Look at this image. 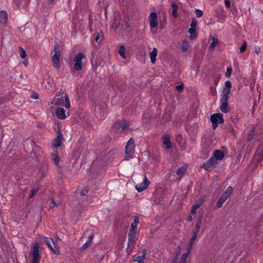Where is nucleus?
Instances as JSON below:
<instances>
[{"instance_id": "39", "label": "nucleus", "mask_w": 263, "mask_h": 263, "mask_svg": "<svg viewBox=\"0 0 263 263\" xmlns=\"http://www.w3.org/2000/svg\"><path fill=\"white\" fill-rule=\"evenodd\" d=\"M88 191L89 189L88 188V187L86 186L82 190V191L80 192V195L81 196H85L88 193Z\"/></svg>"}, {"instance_id": "21", "label": "nucleus", "mask_w": 263, "mask_h": 263, "mask_svg": "<svg viewBox=\"0 0 263 263\" xmlns=\"http://www.w3.org/2000/svg\"><path fill=\"white\" fill-rule=\"evenodd\" d=\"M203 218V214H201L198 217L197 223L195 226V230L193 233L196 234L198 235V233L199 232V230L201 228V222Z\"/></svg>"}, {"instance_id": "3", "label": "nucleus", "mask_w": 263, "mask_h": 263, "mask_svg": "<svg viewBox=\"0 0 263 263\" xmlns=\"http://www.w3.org/2000/svg\"><path fill=\"white\" fill-rule=\"evenodd\" d=\"M233 191V188L231 186H229L226 191L222 194L220 197L219 198L218 201L216 202V206L218 208H220L223 203L227 200V199L230 196Z\"/></svg>"}, {"instance_id": "9", "label": "nucleus", "mask_w": 263, "mask_h": 263, "mask_svg": "<svg viewBox=\"0 0 263 263\" xmlns=\"http://www.w3.org/2000/svg\"><path fill=\"white\" fill-rule=\"evenodd\" d=\"M232 87L231 82L230 81H227L225 83L224 87L222 89L221 94V100L229 99V95L231 91V88Z\"/></svg>"}, {"instance_id": "24", "label": "nucleus", "mask_w": 263, "mask_h": 263, "mask_svg": "<svg viewBox=\"0 0 263 263\" xmlns=\"http://www.w3.org/2000/svg\"><path fill=\"white\" fill-rule=\"evenodd\" d=\"M213 155L214 156L213 157L216 159V161H217V160H222L224 156L223 152L220 150H215Z\"/></svg>"}, {"instance_id": "14", "label": "nucleus", "mask_w": 263, "mask_h": 263, "mask_svg": "<svg viewBox=\"0 0 263 263\" xmlns=\"http://www.w3.org/2000/svg\"><path fill=\"white\" fill-rule=\"evenodd\" d=\"M114 126L118 128H121L122 130L129 129V124L128 122L126 120H122L119 122H116Z\"/></svg>"}, {"instance_id": "52", "label": "nucleus", "mask_w": 263, "mask_h": 263, "mask_svg": "<svg viewBox=\"0 0 263 263\" xmlns=\"http://www.w3.org/2000/svg\"><path fill=\"white\" fill-rule=\"evenodd\" d=\"M100 38L99 34L98 33L95 37V40L97 42Z\"/></svg>"}, {"instance_id": "37", "label": "nucleus", "mask_w": 263, "mask_h": 263, "mask_svg": "<svg viewBox=\"0 0 263 263\" xmlns=\"http://www.w3.org/2000/svg\"><path fill=\"white\" fill-rule=\"evenodd\" d=\"M197 25V20L195 17H193L191 20V23L190 25L191 28H195L196 29V26Z\"/></svg>"}, {"instance_id": "40", "label": "nucleus", "mask_w": 263, "mask_h": 263, "mask_svg": "<svg viewBox=\"0 0 263 263\" xmlns=\"http://www.w3.org/2000/svg\"><path fill=\"white\" fill-rule=\"evenodd\" d=\"M232 71V68H231V67H228L227 69V71L226 73V77L227 78H229L231 76Z\"/></svg>"}, {"instance_id": "31", "label": "nucleus", "mask_w": 263, "mask_h": 263, "mask_svg": "<svg viewBox=\"0 0 263 263\" xmlns=\"http://www.w3.org/2000/svg\"><path fill=\"white\" fill-rule=\"evenodd\" d=\"M51 159L57 166L59 165L60 160L58 154H52Z\"/></svg>"}, {"instance_id": "34", "label": "nucleus", "mask_w": 263, "mask_h": 263, "mask_svg": "<svg viewBox=\"0 0 263 263\" xmlns=\"http://www.w3.org/2000/svg\"><path fill=\"white\" fill-rule=\"evenodd\" d=\"M189 254L186 253L182 254L181 257L180 263H186Z\"/></svg>"}, {"instance_id": "49", "label": "nucleus", "mask_w": 263, "mask_h": 263, "mask_svg": "<svg viewBox=\"0 0 263 263\" xmlns=\"http://www.w3.org/2000/svg\"><path fill=\"white\" fill-rule=\"evenodd\" d=\"M62 95L63 96V92H59L56 95V97L55 98H60Z\"/></svg>"}, {"instance_id": "48", "label": "nucleus", "mask_w": 263, "mask_h": 263, "mask_svg": "<svg viewBox=\"0 0 263 263\" xmlns=\"http://www.w3.org/2000/svg\"><path fill=\"white\" fill-rule=\"evenodd\" d=\"M31 98L34 99H37L39 98V95L37 93H35L31 95Z\"/></svg>"}, {"instance_id": "53", "label": "nucleus", "mask_w": 263, "mask_h": 263, "mask_svg": "<svg viewBox=\"0 0 263 263\" xmlns=\"http://www.w3.org/2000/svg\"><path fill=\"white\" fill-rule=\"evenodd\" d=\"M133 250H130V249H128V247H127L126 248V252L129 254L130 253H131L132 251Z\"/></svg>"}, {"instance_id": "8", "label": "nucleus", "mask_w": 263, "mask_h": 263, "mask_svg": "<svg viewBox=\"0 0 263 263\" xmlns=\"http://www.w3.org/2000/svg\"><path fill=\"white\" fill-rule=\"evenodd\" d=\"M217 163L216 159L214 157H211L207 162L201 165L200 167L203 168L206 171H210L215 168Z\"/></svg>"}, {"instance_id": "56", "label": "nucleus", "mask_w": 263, "mask_h": 263, "mask_svg": "<svg viewBox=\"0 0 263 263\" xmlns=\"http://www.w3.org/2000/svg\"><path fill=\"white\" fill-rule=\"evenodd\" d=\"M125 26L127 28H129V24L127 22H126L125 23Z\"/></svg>"}, {"instance_id": "18", "label": "nucleus", "mask_w": 263, "mask_h": 263, "mask_svg": "<svg viewBox=\"0 0 263 263\" xmlns=\"http://www.w3.org/2000/svg\"><path fill=\"white\" fill-rule=\"evenodd\" d=\"M57 118L59 119H65L66 118L65 110L62 108H58L55 111Z\"/></svg>"}, {"instance_id": "41", "label": "nucleus", "mask_w": 263, "mask_h": 263, "mask_svg": "<svg viewBox=\"0 0 263 263\" xmlns=\"http://www.w3.org/2000/svg\"><path fill=\"white\" fill-rule=\"evenodd\" d=\"M197 237V234L193 233V235L192 236L190 240L189 243L191 244H194L195 241L196 240Z\"/></svg>"}, {"instance_id": "45", "label": "nucleus", "mask_w": 263, "mask_h": 263, "mask_svg": "<svg viewBox=\"0 0 263 263\" xmlns=\"http://www.w3.org/2000/svg\"><path fill=\"white\" fill-rule=\"evenodd\" d=\"M50 200H51V203L53 204L52 205L50 206V208H53L54 207H55V206H58V204H57V203L54 201V199L52 198H51L50 199Z\"/></svg>"}, {"instance_id": "50", "label": "nucleus", "mask_w": 263, "mask_h": 263, "mask_svg": "<svg viewBox=\"0 0 263 263\" xmlns=\"http://www.w3.org/2000/svg\"><path fill=\"white\" fill-rule=\"evenodd\" d=\"M146 254V249L145 248V249H143V250H142V255L144 256L145 257Z\"/></svg>"}, {"instance_id": "57", "label": "nucleus", "mask_w": 263, "mask_h": 263, "mask_svg": "<svg viewBox=\"0 0 263 263\" xmlns=\"http://www.w3.org/2000/svg\"><path fill=\"white\" fill-rule=\"evenodd\" d=\"M53 2H54V0H50L49 1V3L52 4L53 3Z\"/></svg>"}, {"instance_id": "60", "label": "nucleus", "mask_w": 263, "mask_h": 263, "mask_svg": "<svg viewBox=\"0 0 263 263\" xmlns=\"http://www.w3.org/2000/svg\"><path fill=\"white\" fill-rule=\"evenodd\" d=\"M258 52H259L258 50H257L256 53L258 54Z\"/></svg>"}, {"instance_id": "7", "label": "nucleus", "mask_w": 263, "mask_h": 263, "mask_svg": "<svg viewBox=\"0 0 263 263\" xmlns=\"http://www.w3.org/2000/svg\"><path fill=\"white\" fill-rule=\"evenodd\" d=\"M44 241L48 245L49 248L52 251L54 254H59L60 250L57 243L50 238L44 237Z\"/></svg>"}, {"instance_id": "10", "label": "nucleus", "mask_w": 263, "mask_h": 263, "mask_svg": "<svg viewBox=\"0 0 263 263\" xmlns=\"http://www.w3.org/2000/svg\"><path fill=\"white\" fill-rule=\"evenodd\" d=\"M136 235V231L130 229L128 237V242L127 244L128 249L133 250L135 243V237Z\"/></svg>"}, {"instance_id": "22", "label": "nucleus", "mask_w": 263, "mask_h": 263, "mask_svg": "<svg viewBox=\"0 0 263 263\" xmlns=\"http://www.w3.org/2000/svg\"><path fill=\"white\" fill-rule=\"evenodd\" d=\"M202 203L203 200L202 199H199L198 200L197 202L193 205L191 211V214L192 215H195L196 213L197 210L200 208Z\"/></svg>"}, {"instance_id": "23", "label": "nucleus", "mask_w": 263, "mask_h": 263, "mask_svg": "<svg viewBox=\"0 0 263 263\" xmlns=\"http://www.w3.org/2000/svg\"><path fill=\"white\" fill-rule=\"evenodd\" d=\"M197 127H198L197 124H194L193 125H191L187 127V132L189 133V134L192 135V136L194 137V136H195V134L197 132V130H198Z\"/></svg>"}, {"instance_id": "47", "label": "nucleus", "mask_w": 263, "mask_h": 263, "mask_svg": "<svg viewBox=\"0 0 263 263\" xmlns=\"http://www.w3.org/2000/svg\"><path fill=\"white\" fill-rule=\"evenodd\" d=\"M37 192V190H32L31 191V194L30 196V198H32L34 195L36 194V193Z\"/></svg>"}, {"instance_id": "4", "label": "nucleus", "mask_w": 263, "mask_h": 263, "mask_svg": "<svg viewBox=\"0 0 263 263\" xmlns=\"http://www.w3.org/2000/svg\"><path fill=\"white\" fill-rule=\"evenodd\" d=\"M85 58V54L82 52L77 53L74 58L75 62L74 65V69L77 71H80L82 68V59Z\"/></svg>"}, {"instance_id": "11", "label": "nucleus", "mask_w": 263, "mask_h": 263, "mask_svg": "<svg viewBox=\"0 0 263 263\" xmlns=\"http://www.w3.org/2000/svg\"><path fill=\"white\" fill-rule=\"evenodd\" d=\"M40 260V255L39 254V246L38 243H36L33 246L32 263H39Z\"/></svg>"}, {"instance_id": "42", "label": "nucleus", "mask_w": 263, "mask_h": 263, "mask_svg": "<svg viewBox=\"0 0 263 263\" xmlns=\"http://www.w3.org/2000/svg\"><path fill=\"white\" fill-rule=\"evenodd\" d=\"M195 12L196 16L198 17H200L203 15V12H202V10H201L200 9H196L195 10Z\"/></svg>"}, {"instance_id": "51", "label": "nucleus", "mask_w": 263, "mask_h": 263, "mask_svg": "<svg viewBox=\"0 0 263 263\" xmlns=\"http://www.w3.org/2000/svg\"><path fill=\"white\" fill-rule=\"evenodd\" d=\"M178 255V254H177V255L175 256V258L174 259V260L173 261V263H177V262Z\"/></svg>"}, {"instance_id": "29", "label": "nucleus", "mask_w": 263, "mask_h": 263, "mask_svg": "<svg viewBox=\"0 0 263 263\" xmlns=\"http://www.w3.org/2000/svg\"><path fill=\"white\" fill-rule=\"evenodd\" d=\"M189 48V42L186 40H184L181 45V49L183 51L186 52Z\"/></svg>"}, {"instance_id": "58", "label": "nucleus", "mask_w": 263, "mask_h": 263, "mask_svg": "<svg viewBox=\"0 0 263 263\" xmlns=\"http://www.w3.org/2000/svg\"><path fill=\"white\" fill-rule=\"evenodd\" d=\"M215 81V84H216V85H217V83H218V80H215V81Z\"/></svg>"}, {"instance_id": "43", "label": "nucleus", "mask_w": 263, "mask_h": 263, "mask_svg": "<svg viewBox=\"0 0 263 263\" xmlns=\"http://www.w3.org/2000/svg\"><path fill=\"white\" fill-rule=\"evenodd\" d=\"M193 244H191L190 243H189L187 245V247H186V253H187L189 254H190V253L191 252L192 249V248H193Z\"/></svg>"}, {"instance_id": "1", "label": "nucleus", "mask_w": 263, "mask_h": 263, "mask_svg": "<svg viewBox=\"0 0 263 263\" xmlns=\"http://www.w3.org/2000/svg\"><path fill=\"white\" fill-rule=\"evenodd\" d=\"M51 104L56 106H63L66 108H69L70 107V101L67 94L64 96L62 95L60 98H54Z\"/></svg>"}, {"instance_id": "44", "label": "nucleus", "mask_w": 263, "mask_h": 263, "mask_svg": "<svg viewBox=\"0 0 263 263\" xmlns=\"http://www.w3.org/2000/svg\"><path fill=\"white\" fill-rule=\"evenodd\" d=\"M184 85L183 84H181L180 85H177L176 86V89L180 92H182L183 90Z\"/></svg>"}, {"instance_id": "19", "label": "nucleus", "mask_w": 263, "mask_h": 263, "mask_svg": "<svg viewBox=\"0 0 263 263\" xmlns=\"http://www.w3.org/2000/svg\"><path fill=\"white\" fill-rule=\"evenodd\" d=\"M163 143L165 145L167 149L171 148L172 143L170 139V136L169 135L164 136L162 138Z\"/></svg>"}, {"instance_id": "59", "label": "nucleus", "mask_w": 263, "mask_h": 263, "mask_svg": "<svg viewBox=\"0 0 263 263\" xmlns=\"http://www.w3.org/2000/svg\"><path fill=\"white\" fill-rule=\"evenodd\" d=\"M258 52H259L258 50H257L256 53L258 54Z\"/></svg>"}, {"instance_id": "17", "label": "nucleus", "mask_w": 263, "mask_h": 263, "mask_svg": "<svg viewBox=\"0 0 263 263\" xmlns=\"http://www.w3.org/2000/svg\"><path fill=\"white\" fill-rule=\"evenodd\" d=\"M221 106L220 109L223 113H227L229 111L228 108V100L220 99Z\"/></svg>"}, {"instance_id": "15", "label": "nucleus", "mask_w": 263, "mask_h": 263, "mask_svg": "<svg viewBox=\"0 0 263 263\" xmlns=\"http://www.w3.org/2000/svg\"><path fill=\"white\" fill-rule=\"evenodd\" d=\"M63 138V135L60 130L58 131V135L57 138L54 140L52 142V146L57 148L62 145V139Z\"/></svg>"}, {"instance_id": "46", "label": "nucleus", "mask_w": 263, "mask_h": 263, "mask_svg": "<svg viewBox=\"0 0 263 263\" xmlns=\"http://www.w3.org/2000/svg\"><path fill=\"white\" fill-rule=\"evenodd\" d=\"M224 3L227 7L230 8L231 7V3L229 0H225Z\"/></svg>"}, {"instance_id": "25", "label": "nucleus", "mask_w": 263, "mask_h": 263, "mask_svg": "<svg viewBox=\"0 0 263 263\" xmlns=\"http://www.w3.org/2000/svg\"><path fill=\"white\" fill-rule=\"evenodd\" d=\"M157 49L156 48H154L152 51L150 53V59L152 63L155 64L156 61V57L157 55Z\"/></svg>"}, {"instance_id": "2", "label": "nucleus", "mask_w": 263, "mask_h": 263, "mask_svg": "<svg viewBox=\"0 0 263 263\" xmlns=\"http://www.w3.org/2000/svg\"><path fill=\"white\" fill-rule=\"evenodd\" d=\"M61 57L60 46L58 43H55L54 46V54L52 57L53 66L54 68L59 69L61 67L60 63V58Z\"/></svg>"}, {"instance_id": "38", "label": "nucleus", "mask_w": 263, "mask_h": 263, "mask_svg": "<svg viewBox=\"0 0 263 263\" xmlns=\"http://www.w3.org/2000/svg\"><path fill=\"white\" fill-rule=\"evenodd\" d=\"M247 43L244 41L242 45L240 47V52L241 53L244 52L247 49Z\"/></svg>"}, {"instance_id": "30", "label": "nucleus", "mask_w": 263, "mask_h": 263, "mask_svg": "<svg viewBox=\"0 0 263 263\" xmlns=\"http://www.w3.org/2000/svg\"><path fill=\"white\" fill-rule=\"evenodd\" d=\"M118 53L122 58L125 59V48L124 46L122 45L119 48Z\"/></svg>"}, {"instance_id": "6", "label": "nucleus", "mask_w": 263, "mask_h": 263, "mask_svg": "<svg viewBox=\"0 0 263 263\" xmlns=\"http://www.w3.org/2000/svg\"><path fill=\"white\" fill-rule=\"evenodd\" d=\"M222 117V114L218 113L214 114L211 116L213 129L216 128L219 123H222L224 122Z\"/></svg>"}, {"instance_id": "33", "label": "nucleus", "mask_w": 263, "mask_h": 263, "mask_svg": "<svg viewBox=\"0 0 263 263\" xmlns=\"http://www.w3.org/2000/svg\"><path fill=\"white\" fill-rule=\"evenodd\" d=\"M186 170V168L185 167L182 166L177 170V171L176 172V174L180 177H182V176L185 172Z\"/></svg>"}, {"instance_id": "32", "label": "nucleus", "mask_w": 263, "mask_h": 263, "mask_svg": "<svg viewBox=\"0 0 263 263\" xmlns=\"http://www.w3.org/2000/svg\"><path fill=\"white\" fill-rule=\"evenodd\" d=\"M139 222V217L138 216L135 217L134 222L131 224L130 229L135 230L137 229V225Z\"/></svg>"}, {"instance_id": "27", "label": "nucleus", "mask_w": 263, "mask_h": 263, "mask_svg": "<svg viewBox=\"0 0 263 263\" xmlns=\"http://www.w3.org/2000/svg\"><path fill=\"white\" fill-rule=\"evenodd\" d=\"M171 6L173 9L172 14L174 17H176L177 16L178 6L175 3H173Z\"/></svg>"}, {"instance_id": "16", "label": "nucleus", "mask_w": 263, "mask_h": 263, "mask_svg": "<svg viewBox=\"0 0 263 263\" xmlns=\"http://www.w3.org/2000/svg\"><path fill=\"white\" fill-rule=\"evenodd\" d=\"M8 14L5 10L0 11V23L3 25L6 26L7 23Z\"/></svg>"}, {"instance_id": "26", "label": "nucleus", "mask_w": 263, "mask_h": 263, "mask_svg": "<svg viewBox=\"0 0 263 263\" xmlns=\"http://www.w3.org/2000/svg\"><path fill=\"white\" fill-rule=\"evenodd\" d=\"M212 42L209 46V49L212 51L214 49L216 46L218 44V39L216 37H213L212 38Z\"/></svg>"}, {"instance_id": "20", "label": "nucleus", "mask_w": 263, "mask_h": 263, "mask_svg": "<svg viewBox=\"0 0 263 263\" xmlns=\"http://www.w3.org/2000/svg\"><path fill=\"white\" fill-rule=\"evenodd\" d=\"M94 236V234L91 233L90 235L88 237V240L86 241V242L82 246L81 248V251H83L86 249H87L90 245L92 241V239Z\"/></svg>"}, {"instance_id": "36", "label": "nucleus", "mask_w": 263, "mask_h": 263, "mask_svg": "<svg viewBox=\"0 0 263 263\" xmlns=\"http://www.w3.org/2000/svg\"><path fill=\"white\" fill-rule=\"evenodd\" d=\"M20 55L22 59H25L27 57V54L25 50L22 47H19Z\"/></svg>"}, {"instance_id": "12", "label": "nucleus", "mask_w": 263, "mask_h": 263, "mask_svg": "<svg viewBox=\"0 0 263 263\" xmlns=\"http://www.w3.org/2000/svg\"><path fill=\"white\" fill-rule=\"evenodd\" d=\"M149 26L151 29L158 26V16L156 12H152L149 15Z\"/></svg>"}, {"instance_id": "13", "label": "nucleus", "mask_w": 263, "mask_h": 263, "mask_svg": "<svg viewBox=\"0 0 263 263\" xmlns=\"http://www.w3.org/2000/svg\"><path fill=\"white\" fill-rule=\"evenodd\" d=\"M149 183L150 181L145 176L143 182L136 185V189L138 192H141L148 187Z\"/></svg>"}, {"instance_id": "5", "label": "nucleus", "mask_w": 263, "mask_h": 263, "mask_svg": "<svg viewBox=\"0 0 263 263\" xmlns=\"http://www.w3.org/2000/svg\"><path fill=\"white\" fill-rule=\"evenodd\" d=\"M135 148L134 141L132 138L129 139L128 141L125 151V157L131 158L134 155V149Z\"/></svg>"}, {"instance_id": "28", "label": "nucleus", "mask_w": 263, "mask_h": 263, "mask_svg": "<svg viewBox=\"0 0 263 263\" xmlns=\"http://www.w3.org/2000/svg\"><path fill=\"white\" fill-rule=\"evenodd\" d=\"M196 29L191 27L189 29V32L190 33V39L191 40H194L196 37Z\"/></svg>"}, {"instance_id": "55", "label": "nucleus", "mask_w": 263, "mask_h": 263, "mask_svg": "<svg viewBox=\"0 0 263 263\" xmlns=\"http://www.w3.org/2000/svg\"><path fill=\"white\" fill-rule=\"evenodd\" d=\"M23 63L25 65H27L28 64V61L27 60H25L23 62Z\"/></svg>"}, {"instance_id": "54", "label": "nucleus", "mask_w": 263, "mask_h": 263, "mask_svg": "<svg viewBox=\"0 0 263 263\" xmlns=\"http://www.w3.org/2000/svg\"><path fill=\"white\" fill-rule=\"evenodd\" d=\"M187 220L189 221H191L192 220V217L191 216H189L187 217Z\"/></svg>"}, {"instance_id": "35", "label": "nucleus", "mask_w": 263, "mask_h": 263, "mask_svg": "<svg viewBox=\"0 0 263 263\" xmlns=\"http://www.w3.org/2000/svg\"><path fill=\"white\" fill-rule=\"evenodd\" d=\"M255 135V131L253 129H252L250 133H249L247 136V141L249 142L251 141L254 138Z\"/></svg>"}]
</instances>
